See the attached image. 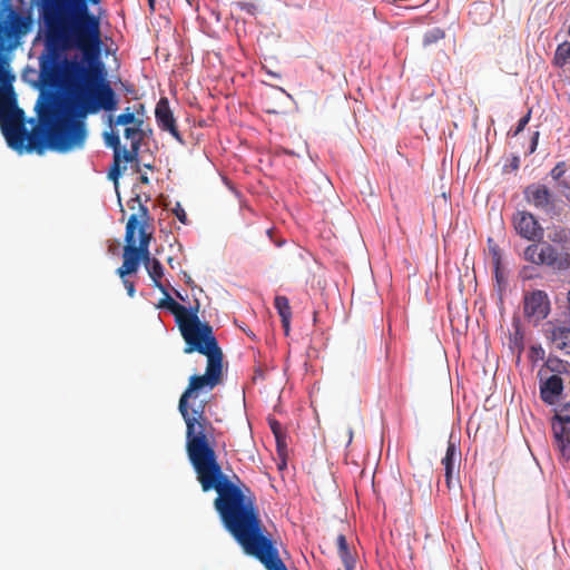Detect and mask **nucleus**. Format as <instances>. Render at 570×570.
<instances>
[{
	"mask_svg": "<svg viewBox=\"0 0 570 570\" xmlns=\"http://www.w3.org/2000/svg\"><path fill=\"white\" fill-rule=\"evenodd\" d=\"M176 295H177L178 298L184 301V297L179 294V292H176Z\"/></svg>",
	"mask_w": 570,
	"mask_h": 570,
	"instance_id": "39",
	"label": "nucleus"
},
{
	"mask_svg": "<svg viewBox=\"0 0 570 570\" xmlns=\"http://www.w3.org/2000/svg\"><path fill=\"white\" fill-rule=\"evenodd\" d=\"M481 7H483V6H482V4H474V6H473V9H474V10H478V9H480Z\"/></svg>",
	"mask_w": 570,
	"mask_h": 570,
	"instance_id": "37",
	"label": "nucleus"
},
{
	"mask_svg": "<svg viewBox=\"0 0 570 570\" xmlns=\"http://www.w3.org/2000/svg\"><path fill=\"white\" fill-rule=\"evenodd\" d=\"M550 308L548 296L542 291L532 292L524 298V315L533 322L547 317Z\"/></svg>",
	"mask_w": 570,
	"mask_h": 570,
	"instance_id": "10",
	"label": "nucleus"
},
{
	"mask_svg": "<svg viewBox=\"0 0 570 570\" xmlns=\"http://www.w3.org/2000/svg\"><path fill=\"white\" fill-rule=\"evenodd\" d=\"M492 250H493L494 256L497 257V265H499V263H500V256H499L498 249H497V248H493Z\"/></svg>",
	"mask_w": 570,
	"mask_h": 570,
	"instance_id": "34",
	"label": "nucleus"
},
{
	"mask_svg": "<svg viewBox=\"0 0 570 570\" xmlns=\"http://www.w3.org/2000/svg\"><path fill=\"white\" fill-rule=\"evenodd\" d=\"M161 293L164 298L159 301L157 307L167 308L175 316L185 343L213 332V326L207 322H202L198 317V302L195 306L187 308L170 297L166 288Z\"/></svg>",
	"mask_w": 570,
	"mask_h": 570,
	"instance_id": "5",
	"label": "nucleus"
},
{
	"mask_svg": "<svg viewBox=\"0 0 570 570\" xmlns=\"http://www.w3.org/2000/svg\"><path fill=\"white\" fill-rule=\"evenodd\" d=\"M134 200L140 203L139 196L137 195ZM149 219V210L141 204H139V215L132 214L128 218L125 230L124 261L116 272L120 278L136 273L140 263L146 267L156 259L150 256L149 252L153 238V234L147 230Z\"/></svg>",
	"mask_w": 570,
	"mask_h": 570,
	"instance_id": "4",
	"label": "nucleus"
},
{
	"mask_svg": "<svg viewBox=\"0 0 570 570\" xmlns=\"http://www.w3.org/2000/svg\"><path fill=\"white\" fill-rule=\"evenodd\" d=\"M237 7L252 16H255L259 11L258 6L250 1H239L237 2Z\"/></svg>",
	"mask_w": 570,
	"mask_h": 570,
	"instance_id": "26",
	"label": "nucleus"
},
{
	"mask_svg": "<svg viewBox=\"0 0 570 570\" xmlns=\"http://www.w3.org/2000/svg\"><path fill=\"white\" fill-rule=\"evenodd\" d=\"M461 460V452L455 443L449 440L445 456L442 459V464L445 470V483L448 489H453L458 482L453 481L454 472H458V464Z\"/></svg>",
	"mask_w": 570,
	"mask_h": 570,
	"instance_id": "11",
	"label": "nucleus"
},
{
	"mask_svg": "<svg viewBox=\"0 0 570 570\" xmlns=\"http://www.w3.org/2000/svg\"><path fill=\"white\" fill-rule=\"evenodd\" d=\"M336 542H337V551H338V554L345 566V569L353 570L354 559L350 552L346 537L344 534H338Z\"/></svg>",
	"mask_w": 570,
	"mask_h": 570,
	"instance_id": "16",
	"label": "nucleus"
},
{
	"mask_svg": "<svg viewBox=\"0 0 570 570\" xmlns=\"http://www.w3.org/2000/svg\"><path fill=\"white\" fill-rule=\"evenodd\" d=\"M155 118L158 127L168 131L177 141L184 142L180 132L178 131L176 119L169 107V101L166 97H161L156 105Z\"/></svg>",
	"mask_w": 570,
	"mask_h": 570,
	"instance_id": "9",
	"label": "nucleus"
},
{
	"mask_svg": "<svg viewBox=\"0 0 570 570\" xmlns=\"http://www.w3.org/2000/svg\"><path fill=\"white\" fill-rule=\"evenodd\" d=\"M274 306L281 316L282 325L286 335L289 333V324L292 318V309L289 301L286 296H276L274 299Z\"/></svg>",
	"mask_w": 570,
	"mask_h": 570,
	"instance_id": "14",
	"label": "nucleus"
},
{
	"mask_svg": "<svg viewBox=\"0 0 570 570\" xmlns=\"http://www.w3.org/2000/svg\"><path fill=\"white\" fill-rule=\"evenodd\" d=\"M37 1L46 52L40 59V76L63 92L65 108L61 110L55 94L41 92L36 110L43 130H27L24 111L17 106L12 87L16 77L3 67L2 52L18 46L30 20L11 0H0V127L8 146L19 154H42L47 146L67 153L85 146V118L100 110H116L118 99L100 60V14L91 13L85 0Z\"/></svg>",
	"mask_w": 570,
	"mask_h": 570,
	"instance_id": "1",
	"label": "nucleus"
},
{
	"mask_svg": "<svg viewBox=\"0 0 570 570\" xmlns=\"http://www.w3.org/2000/svg\"><path fill=\"white\" fill-rule=\"evenodd\" d=\"M529 115L522 117L520 120H519V124H518V127H517V130H515V134H519L521 130H523V128L525 127V125L528 124L529 121Z\"/></svg>",
	"mask_w": 570,
	"mask_h": 570,
	"instance_id": "30",
	"label": "nucleus"
},
{
	"mask_svg": "<svg viewBox=\"0 0 570 570\" xmlns=\"http://www.w3.org/2000/svg\"><path fill=\"white\" fill-rule=\"evenodd\" d=\"M566 173V163L560 161L550 171L551 178L557 183L558 187L564 186L569 189V193L566 194L568 198H570V187L562 180V177Z\"/></svg>",
	"mask_w": 570,
	"mask_h": 570,
	"instance_id": "21",
	"label": "nucleus"
},
{
	"mask_svg": "<svg viewBox=\"0 0 570 570\" xmlns=\"http://www.w3.org/2000/svg\"><path fill=\"white\" fill-rule=\"evenodd\" d=\"M556 419L559 421L560 426L570 424V403H567L561 407L560 413L557 414Z\"/></svg>",
	"mask_w": 570,
	"mask_h": 570,
	"instance_id": "25",
	"label": "nucleus"
},
{
	"mask_svg": "<svg viewBox=\"0 0 570 570\" xmlns=\"http://www.w3.org/2000/svg\"><path fill=\"white\" fill-rule=\"evenodd\" d=\"M553 434L557 446L561 452L562 456L567 460L570 459V433H567L563 429L553 424Z\"/></svg>",
	"mask_w": 570,
	"mask_h": 570,
	"instance_id": "15",
	"label": "nucleus"
},
{
	"mask_svg": "<svg viewBox=\"0 0 570 570\" xmlns=\"http://www.w3.org/2000/svg\"><path fill=\"white\" fill-rule=\"evenodd\" d=\"M139 179H140V181L142 184H148L149 183V178L146 175H141Z\"/></svg>",
	"mask_w": 570,
	"mask_h": 570,
	"instance_id": "33",
	"label": "nucleus"
},
{
	"mask_svg": "<svg viewBox=\"0 0 570 570\" xmlns=\"http://www.w3.org/2000/svg\"><path fill=\"white\" fill-rule=\"evenodd\" d=\"M148 4H149L151 10L155 9V0H148Z\"/></svg>",
	"mask_w": 570,
	"mask_h": 570,
	"instance_id": "36",
	"label": "nucleus"
},
{
	"mask_svg": "<svg viewBox=\"0 0 570 570\" xmlns=\"http://www.w3.org/2000/svg\"><path fill=\"white\" fill-rule=\"evenodd\" d=\"M524 258L537 265H547L563 271L570 267V254L558 250L548 243L531 244L524 250Z\"/></svg>",
	"mask_w": 570,
	"mask_h": 570,
	"instance_id": "6",
	"label": "nucleus"
},
{
	"mask_svg": "<svg viewBox=\"0 0 570 570\" xmlns=\"http://www.w3.org/2000/svg\"><path fill=\"white\" fill-rule=\"evenodd\" d=\"M356 350L361 353V355H364L366 350L364 342L358 340L356 343Z\"/></svg>",
	"mask_w": 570,
	"mask_h": 570,
	"instance_id": "31",
	"label": "nucleus"
},
{
	"mask_svg": "<svg viewBox=\"0 0 570 570\" xmlns=\"http://www.w3.org/2000/svg\"><path fill=\"white\" fill-rule=\"evenodd\" d=\"M563 391V381L559 375H551L540 386V396L549 405L557 402Z\"/></svg>",
	"mask_w": 570,
	"mask_h": 570,
	"instance_id": "12",
	"label": "nucleus"
},
{
	"mask_svg": "<svg viewBox=\"0 0 570 570\" xmlns=\"http://www.w3.org/2000/svg\"><path fill=\"white\" fill-rule=\"evenodd\" d=\"M104 138L106 145L114 149V155L124 156V149L120 146V138L118 134L114 131L105 132Z\"/></svg>",
	"mask_w": 570,
	"mask_h": 570,
	"instance_id": "23",
	"label": "nucleus"
},
{
	"mask_svg": "<svg viewBox=\"0 0 570 570\" xmlns=\"http://www.w3.org/2000/svg\"><path fill=\"white\" fill-rule=\"evenodd\" d=\"M198 352L207 357L204 375H191L180 395L178 410L186 424V452L203 492L215 490V510L218 512L254 498L252 490L236 476L232 481L222 469L215 450V428L205 413V402L189 403L202 390L212 391L223 375V352L214 331L186 343L184 353Z\"/></svg>",
	"mask_w": 570,
	"mask_h": 570,
	"instance_id": "2",
	"label": "nucleus"
},
{
	"mask_svg": "<svg viewBox=\"0 0 570 570\" xmlns=\"http://www.w3.org/2000/svg\"><path fill=\"white\" fill-rule=\"evenodd\" d=\"M141 126L134 125L125 129V137L131 141L130 150L124 149V161L131 163L138 156V151L142 141Z\"/></svg>",
	"mask_w": 570,
	"mask_h": 570,
	"instance_id": "13",
	"label": "nucleus"
},
{
	"mask_svg": "<svg viewBox=\"0 0 570 570\" xmlns=\"http://www.w3.org/2000/svg\"><path fill=\"white\" fill-rule=\"evenodd\" d=\"M173 212L180 223L187 224V214L179 203L176 204V207L174 208Z\"/></svg>",
	"mask_w": 570,
	"mask_h": 570,
	"instance_id": "27",
	"label": "nucleus"
},
{
	"mask_svg": "<svg viewBox=\"0 0 570 570\" xmlns=\"http://www.w3.org/2000/svg\"><path fill=\"white\" fill-rule=\"evenodd\" d=\"M256 375H259L261 377H263V372L261 370L256 371Z\"/></svg>",
	"mask_w": 570,
	"mask_h": 570,
	"instance_id": "38",
	"label": "nucleus"
},
{
	"mask_svg": "<svg viewBox=\"0 0 570 570\" xmlns=\"http://www.w3.org/2000/svg\"><path fill=\"white\" fill-rule=\"evenodd\" d=\"M122 279V284L127 291V294L129 297H134L135 296V293H136V289H135V284L134 282L129 281L126 278V276Z\"/></svg>",
	"mask_w": 570,
	"mask_h": 570,
	"instance_id": "28",
	"label": "nucleus"
},
{
	"mask_svg": "<svg viewBox=\"0 0 570 570\" xmlns=\"http://www.w3.org/2000/svg\"><path fill=\"white\" fill-rule=\"evenodd\" d=\"M115 124L121 125V126H128V125L141 126L142 120L136 118L135 114L132 111H130V108L128 107V108H126L125 112L117 116Z\"/></svg>",
	"mask_w": 570,
	"mask_h": 570,
	"instance_id": "22",
	"label": "nucleus"
},
{
	"mask_svg": "<svg viewBox=\"0 0 570 570\" xmlns=\"http://www.w3.org/2000/svg\"><path fill=\"white\" fill-rule=\"evenodd\" d=\"M271 429H272L273 433L275 434L277 443L279 444L281 435H282L281 434V424L276 420H273V421H271Z\"/></svg>",
	"mask_w": 570,
	"mask_h": 570,
	"instance_id": "29",
	"label": "nucleus"
},
{
	"mask_svg": "<svg viewBox=\"0 0 570 570\" xmlns=\"http://www.w3.org/2000/svg\"><path fill=\"white\" fill-rule=\"evenodd\" d=\"M218 515L247 556L257 559L266 570H287L276 540L261 519L255 497L218 512Z\"/></svg>",
	"mask_w": 570,
	"mask_h": 570,
	"instance_id": "3",
	"label": "nucleus"
},
{
	"mask_svg": "<svg viewBox=\"0 0 570 570\" xmlns=\"http://www.w3.org/2000/svg\"><path fill=\"white\" fill-rule=\"evenodd\" d=\"M524 197L529 204L544 213H551L554 208L553 195L546 185H529L524 190Z\"/></svg>",
	"mask_w": 570,
	"mask_h": 570,
	"instance_id": "8",
	"label": "nucleus"
},
{
	"mask_svg": "<svg viewBox=\"0 0 570 570\" xmlns=\"http://www.w3.org/2000/svg\"><path fill=\"white\" fill-rule=\"evenodd\" d=\"M552 338L560 348L570 346V328L557 327L552 332Z\"/></svg>",
	"mask_w": 570,
	"mask_h": 570,
	"instance_id": "20",
	"label": "nucleus"
},
{
	"mask_svg": "<svg viewBox=\"0 0 570 570\" xmlns=\"http://www.w3.org/2000/svg\"><path fill=\"white\" fill-rule=\"evenodd\" d=\"M100 1H101V0H85V2H86V7H88V6H89V3H91V4H99V3H100Z\"/></svg>",
	"mask_w": 570,
	"mask_h": 570,
	"instance_id": "32",
	"label": "nucleus"
},
{
	"mask_svg": "<svg viewBox=\"0 0 570 570\" xmlns=\"http://www.w3.org/2000/svg\"><path fill=\"white\" fill-rule=\"evenodd\" d=\"M186 283L193 288L194 287V281L190 278V276H187Z\"/></svg>",
	"mask_w": 570,
	"mask_h": 570,
	"instance_id": "35",
	"label": "nucleus"
},
{
	"mask_svg": "<svg viewBox=\"0 0 570 570\" xmlns=\"http://www.w3.org/2000/svg\"><path fill=\"white\" fill-rule=\"evenodd\" d=\"M445 38V31L441 28H433L428 30L423 36V47L428 48L432 45L438 43L439 41Z\"/></svg>",
	"mask_w": 570,
	"mask_h": 570,
	"instance_id": "19",
	"label": "nucleus"
},
{
	"mask_svg": "<svg viewBox=\"0 0 570 570\" xmlns=\"http://www.w3.org/2000/svg\"><path fill=\"white\" fill-rule=\"evenodd\" d=\"M568 61L570 62V42H563L557 47L553 63L557 67H563Z\"/></svg>",
	"mask_w": 570,
	"mask_h": 570,
	"instance_id": "18",
	"label": "nucleus"
},
{
	"mask_svg": "<svg viewBox=\"0 0 570 570\" xmlns=\"http://www.w3.org/2000/svg\"><path fill=\"white\" fill-rule=\"evenodd\" d=\"M513 226L515 232L524 239L540 240L543 237V228L535 217L529 212H518L513 216Z\"/></svg>",
	"mask_w": 570,
	"mask_h": 570,
	"instance_id": "7",
	"label": "nucleus"
},
{
	"mask_svg": "<svg viewBox=\"0 0 570 570\" xmlns=\"http://www.w3.org/2000/svg\"><path fill=\"white\" fill-rule=\"evenodd\" d=\"M122 160H124V156L114 155V163L108 173L109 179L114 180L116 184L119 179V176L121 175L120 164Z\"/></svg>",
	"mask_w": 570,
	"mask_h": 570,
	"instance_id": "24",
	"label": "nucleus"
},
{
	"mask_svg": "<svg viewBox=\"0 0 570 570\" xmlns=\"http://www.w3.org/2000/svg\"><path fill=\"white\" fill-rule=\"evenodd\" d=\"M149 277L154 282V286L158 288L160 292H165V286L161 283V278L164 276V266L158 259L151 262L148 266L145 267Z\"/></svg>",
	"mask_w": 570,
	"mask_h": 570,
	"instance_id": "17",
	"label": "nucleus"
}]
</instances>
